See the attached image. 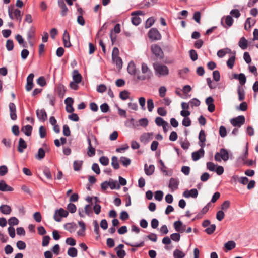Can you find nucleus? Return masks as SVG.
<instances>
[{"label": "nucleus", "instance_id": "nucleus-1", "mask_svg": "<svg viewBox=\"0 0 258 258\" xmlns=\"http://www.w3.org/2000/svg\"><path fill=\"white\" fill-rule=\"evenodd\" d=\"M151 50L152 55L151 59L154 62L161 61L164 57V52L158 45L153 44L151 46Z\"/></svg>", "mask_w": 258, "mask_h": 258}, {"label": "nucleus", "instance_id": "nucleus-2", "mask_svg": "<svg viewBox=\"0 0 258 258\" xmlns=\"http://www.w3.org/2000/svg\"><path fill=\"white\" fill-rule=\"evenodd\" d=\"M153 66L157 76H166L169 74V69L166 66L161 64L159 62H154Z\"/></svg>", "mask_w": 258, "mask_h": 258}, {"label": "nucleus", "instance_id": "nucleus-3", "mask_svg": "<svg viewBox=\"0 0 258 258\" xmlns=\"http://www.w3.org/2000/svg\"><path fill=\"white\" fill-rule=\"evenodd\" d=\"M142 72L143 74H145L144 75L142 76H137V79L139 80H145L146 79H150L152 75V73L151 71L149 70L147 65L145 63H143L142 64Z\"/></svg>", "mask_w": 258, "mask_h": 258}, {"label": "nucleus", "instance_id": "nucleus-4", "mask_svg": "<svg viewBox=\"0 0 258 258\" xmlns=\"http://www.w3.org/2000/svg\"><path fill=\"white\" fill-rule=\"evenodd\" d=\"M8 14L9 17L13 20L15 18L19 22H21L22 21V14L21 11L18 9H13L9 8Z\"/></svg>", "mask_w": 258, "mask_h": 258}, {"label": "nucleus", "instance_id": "nucleus-5", "mask_svg": "<svg viewBox=\"0 0 258 258\" xmlns=\"http://www.w3.org/2000/svg\"><path fill=\"white\" fill-rule=\"evenodd\" d=\"M148 36L152 41L160 40L162 38L160 33L156 28H151L148 33Z\"/></svg>", "mask_w": 258, "mask_h": 258}, {"label": "nucleus", "instance_id": "nucleus-6", "mask_svg": "<svg viewBox=\"0 0 258 258\" xmlns=\"http://www.w3.org/2000/svg\"><path fill=\"white\" fill-rule=\"evenodd\" d=\"M230 122L233 126L240 127L245 123V118L243 115H239L231 119Z\"/></svg>", "mask_w": 258, "mask_h": 258}, {"label": "nucleus", "instance_id": "nucleus-7", "mask_svg": "<svg viewBox=\"0 0 258 258\" xmlns=\"http://www.w3.org/2000/svg\"><path fill=\"white\" fill-rule=\"evenodd\" d=\"M68 211L61 208L57 209L55 211L54 219L57 222H60L61 220V217H66L68 215Z\"/></svg>", "mask_w": 258, "mask_h": 258}, {"label": "nucleus", "instance_id": "nucleus-8", "mask_svg": "<svg viewBox=\"0 0 258 258\" xmlns=\"http://www.w3.org/2000/svg\"><path fill=\"white\" fill-rule=\"evenodd\" d=\"M36 115L38 119L42 122H44L47 119V113L44 109H37Z\"/></svg>", "mask_w": 258, "mask_h": 258}, {"label": "nucleus", "instance_id": "nucleus-9", "mask_svg": "<svg viewBox=\"0 0 258 258\" xmlns=\"http://www.w3.org/2000/svg\"><path fill=\"white\" fill-rule=\"evenodd\" d=\"M34 75L33 73L30 74L27 78V84L26 85V90L27 91H30L32 90L34 86L33 82Z\"/></svg>", "mask_w": 258, "mask_h": 258}, {"label": "nucleus", "instance_id": "nucleus-10", "mask_svg": "<svg viewBox=\"0 0 258 258\" xmlns=\"http://www.w3.org/2000/svg\"><path fill=\"white\" fill-rule=\"evenodd\" d=\"M179 182L176 178H171L169 180L168 187L171 189L172 191H174L178 188Z\"/></svg>", "mask_w": 258, "mask_h": 258}, {"label": "nucleus", "instance_id": "nucleus-11", "mask_svg": "<svg viewBox=\"0 0 258 258\" xmlns=\"http://www.w3.org/2000/svg\"><path fill=\"white\" fill-rule=\"evenodd\" d=\"M198 195V192L197 189L196 188L191 189L190 190H186L183 193V196L186 198H189L190 197L196 198L197 197Z\"/></svg>", "mask_w": 258, "mask_h": 258}, {"label": "nucleus", "instance_id": "nucleus-12", "mask_svg": "<svg viewBox=\"0 0 258 258\" xmlns=\"http://www.w3.org/2000/svg\"><path fill=\"white\" fill-rule=\"evenodd\" d=\"M205 151L203 148H201L199 150L192 153V158L194 161L198 160L201 157L204 156Z\"/></svg>", "mask_w": 258, "mask_h": 258}, {"label": "nucleus", "instance_id": "nucleus-13", "mask_svg": "<svg viewBox=\"0 0 258 258\" xmlns=\"http://www.w3.org/2000/svg\"><path fill=\"white\" fill-rule=\"evenodd\" d=\"M63 43L64 46L67 48L70 47L72 45L70 42V37L69 33L66 30L63 33L62 37Z\"/></svg>", "mask_w": 258, "mask_h": 258}, {"label": "nucleus", "instance_id": "nucleus-14", "mask_svg": "<svg viewBox=\"0 0 258 258\" xmlns=\"http://www.w3.org/2000/svg\"><path fill=\"white\" fill-rule=\"evenodd\" d=\"M10 112V117L12 120H16L17 116L16 115V108L15 104L14 103H10L9 105Z\"/></svg>", "mask_w": 258, "mask_h": 258}, {"label": "nucleus", "instance_id": "nucleus-15", "mask_svg": "<svg viewBox=\"0 0 258 258\" xmlns=\"http://www.w3.org/2000/svg\"><path fill=\"white\" fill-rule=\"evenodd\" d=\"M58 4L59 8L61 9L60 14L62 17H64L67 15L68 9L66 6L63 0H58Z\"/></svg>", "mask_w": 258, "mask_h": 258}, {"label": "nucleus", "instance_id": "nucleus-16", "mask_svg": "<svg viewBox=\"0 0 258 258\" xmlns=\"http://www.w3.org/2000/svg\"><path fill=\"white\" fill-rule=\"evenodd\" d=\"M199 139L200 140L199 145L201 148H204L205 146L206 134L204 130H201L200 131L199 135Z\"/></svg>", "mask_w": 258, "mask_h": 258}, {"label": "nucleus", "instance_id": "nucleus-17", "mask_svg": "<svg viewBox=\"0 0 258 258\" xmlns=\"http://www.w3.org/2000/svg\"><path fill=\"white\" fill-rule=\"evenodd\" d=\"M27 147V145L26 142L25 141V140L22 138H20L19 140V143L18 146V151L20 153H23L24 151V149H25Z\"/></svg>", "mask_w": 258, "mask_h": 258}, {"label": "nucleus", "instance_id": "nucleus-18", "mask_svg": "<svg viewBox=\"0 0 258 258\" xmlns=\"http://www.w3.org/2000/svg\"><path fill=\"white\" fill-rule=\"evenodd\" d=\"M13 190V188L7 185L4 180L0 181V191H12Z\"/></svg>", "mask_w": 258, "mask_h": 258}, {"label": "nucleus", "instance_id": "nucleus-19", "mask_svg": "<svg viewBox=\"0 0 258 258\" xmlns=\"http://www.w3.org/2000/svg\"><path fill=\"white\" fill-rule=\"evenodd\" d=\"M153 135V133H145L140 136V140L142 143H146L151 139Z\"/></svg>", "mask_w": 258, "mask_h": 258}, {"label": "nucleus", "instance_id": "nucleus-20", "mask_svg": "<svg viewBox=\"0 0 258 258\" xmlns=\"http://www.w3.org/2000/svg\"><path fill=\"white\" fill-rule=\"evenodd\" d=\"M234 78L236 79H238L241 85H244L246 81V76L243 73H240L239 74H234Z\"/></svg>", "mask_w": 258, "mask_h": 258}, {"label": "nucleus", "instance_id": "nucleus-21", "mask_svg": "<svg viewBox=\"0 0 258 258\" xmlns=\"http://www.w3.org/2000/svg\"><path fill=\"white\" fill-rule=\"evenodd\" d=\"M82 77L81 75L79 73L78 71L75 70L73 72V81L77 83H79L82 80Z\"/></svg>", "mask_w": 258, "mask_h": 258}, {"label": "nucleus", "instance_id": "nucleus-22", "mask_svg": "<svg viewBox=\"0 0 258 258\" xmlns=\"http://www.w3.org/2000/svg\"><path fill=\"white\" fill-rule=\"evenodd\" d=\"M12 209L11 207L7 205H2L0 206V212L5 215H8L11 213Z\"/></svg>", "mask_w": 258, "mask_h": 258}, {"label": "nucleus", "instance_id": "nucleus-23", "mask_svg": "<svg viewBox=\"0 0 258 258\" xmlns=\"http://www.w3.org/2000/svg\"><path fill=\"white\" fill-rule=\"evenodd\" d=\"M144 170L146 174L147 175L150 176L154 173L155 167L153 165H150L149 167H148L147 164H145L144 166Z\"/></svg>", "mask_w": 258, "mask_h": 258}, {"label": "nucleus", "instance_id": "nucleus-24", "mask_svg": "<svg viewBox=\"0 0 258 258\" xmlns=\"http://www.w3.org/2000/svg\"><path fill=\"white\" fill-rule=\"evenodd\" d=\"M64 228L70 232H74L77 228V225L75 223H68L64 226Z\"/></svg>", "mask_w": 258, "mask_h": 258}, {"label": "nucleus", "instance_id": "nucleus-25", "mask_svg": "<svg viewBox=\"0 0 258 258\" xmlns=\"http://www.w3.org/2000/svg\"><path fill=\"white\" fill-rule=\"evenodd\" d=\"M128 73L132 75H136V68L135 63L133 61H131L127 67Z\"/></svg>", "mask_w": 258, "mask_h": 258}, {"label": "nucleus", "instance_id": "nucleus-26", "mask_svg": "<svg viewBox=\"0 0 258 258\" xmlns=\"http://www.w3.org/2000/svg\"><path fill=\"white\" fill-rule=\"evenodd\" d=\"M239 46L243 50H245L247 48L248 42L245 37H242L240 38L238 42Z\"/></svg>", "mask_w": 258, "mask_h": 258}, {"label": "nucleus", "instance_id": "nucleus-27", "mask_svg": "<svg viewBox=\"0 0 258 258\" xmlns=\"http://www.w3.org/2000/svg\"><path fill=\"white\" fill-rule=\"evenodd\" d=\"M219 154H220V156L223 160L226 161L229 159V154L228 151L222 148L220 150Z\"/></svg>", "mask_w": 258, "mask_h": 258}, {"label": "nucleus", "instance_id": "nucleus-28", "mask_svg": "<svg viewBox=\"0 0 258 258\" xmlns=\"http://www.w3.org/2000/svg\"><path fill=\"white\" fill-rule=\"evenodd\" d=\"M112 61L115 63L117 68L120 69L122 67V59L119 56L113 57H112Z\"/></svg>", "mask_w": 258, "mask_h": 258}, {"label": "nucleus", "instance_id": "nucleus-29", "mask_svg": "<svg viewBox=\"0 0 258 258\" xmlns=\"http://www.w3.org/2000/svg\"><path fill=\"white\" fill-rule=\"evenodd\" d=\"M237 93L238 94L239 100L240 101L244 100L245 99V91L243 88H242L240 86L238 87Z\"/></svg>", "mask_w": 258, "mask_h": 258}, {"label": "nucleus", "instance_id": "nucleus-30", "mask_svg": "<svg viewBox=\"0 0 258 258\" xmlns=\"http://www.w3.org/2000/svg\"><path fill=\"white\" fill-rule=\"evenodd\" d=\"M83 161L82 160H75L73 163V168L76 171H79L81 169Z\"/></svg>", "mask_w": 258, "mask_h": 258}, {"label": "nucleus", "instance_id": "nucleus-31", "mask_svg": "<svg viewBox=\"0 0 258 258\" xmlns=\"http://www.w3.org/2000/svg\"><path fill=\"white\" fill-rule=\"evenodd\" d=\"M108 183H109L108 185L111 189H119L120 187V185L117 183V181H114L112 179H110Z\"/></svg>", "mask_w": 258, "mask_h": 258}, {"label": "nucleus", "instance_id": "nucleus-32", "mask_svg": "<svg viewBox=\"0 0 258 258\" xmlns=\"http://www.w3.org/2000/svg\"><path fill=\"white\" fill-rule=\"evenodd\" d=\"M21 131L25 133L27 136H30L31 135L32 127L30 125H26L22 127Z\"/></svg>", "mask_w": 258, "mask_h": 258}, {"label": "nucleus", "instance_id": "nucleus-33", "mask_svg": "<svg viewBox=\"0 0 258 258\" xmlns=\"http://www.w3.org/2000/svg\"><path fill=\"white\" fill-rule=\"evenodd\" d=\"M16 39L19 43V44L22 46L23 47H27V43L24 41L22 36L20 34H17L15 37Z\"/></svg>", "mask_w": 258, "mask_h": 258}, {"label": "nucleus", "instance_id": "nucleus-34", "mask_svg": "<svg viewBox=\"0 0 258 258\" xmlns=\"http://www.w3.org/2000/svg\"><path fill=\"white\" fill-rule=\"evenodd\" d=\"M225 248L227 251L234 249L236 246V243L234 241H229L224 245Z\"/></svg>", "mask_w": 258, "mask_h": 258}, {"label": "nucleus", "instance_id": "nucleus-35", "mask_svg": "<svg viewBox=\"0 0 258 258\" xmlns=\"http://www.w3.org/2000/svg\"><path fill=\"white\" fill-rule=\"evenodd\" d=\"M185 254L181 250L176 249L173 252V256L174 258H183Z\"/></svg>", "mask_w": 258, "mask_h": 258}, {"label": "nucleus", "instance_id": "nucleus-36", "mask_svg": "<svg viewBox=\"0 0 258 258\" xmlns=\"http://www.w3.org/2000/svg\"><path fill=\"white\" fill-rule=\"evenodd\" d=\"M35 32V28L33 26L31 27L27 34V39L29 43H31L30 40L34 37Z\"/></svg>", "mask_w": 258, "mask_h": 258}, {"label": "nucleus", "instance_id": "nucleus-37", "mask_svg": "<svg viewBox=\"0 0 258 258\" xmlns=\"http://www.w3.org/2000/svg\"><path fill=\"white\" fill-rule=\"evenodd\" d=\"M45 151L44 150L40 148L39 149L38 153L35 156V158L38 160H41L45 157Z\"/></svg>", "mask_w": 258, "mask_h": 258}, {"label": "nucleus", "instance_id": "nucleus-38", "mask_svg": "<svg viewBox=\"0 0 258 258\" xmlns=\"http://www.w3.org/2000/svg\"><path fill=\"white\" fill-rule=\"evenodd\" d=\"M111 165L113 168L115 169H118L119 168V164L118 161L117 157L116 156H113L111 158Z\"/></svg>", "mask_w": 258, "mask_h": 258}, {"label": "nucleus", "instance_id": "nucleus-39", "mask_svg": "<svg viewBox=\"0 0 258 258\" xmlns=\"http://www.w3.org/2000/svg\"><path fill=\"white\" fill-rule=\"evenodd\" d=\"M77 250L75 247H70L68 249V254L72 257H76L77 256Z\"/></svg>", "mask_w": 258, "mask_h": 258}, {"label": "nucleus", "instance_id": "nucleus-40", "mask_svg": "<svg viewBox=\"0 0 258 258\" xmlns=\"http://www.w3.org/2000/svg\"><path fill=\"white\" fill-rule=\"evenodd\" d=\"M130 92L127 90L121 91L119 93V97L123 100H125L129 98Z\"/></svg>", "mask_w": 258, "mask_h": 258}, {"label": "nucleus", "instance_id": "nucleus-41", "mask_svg": "<svg viewBox=\"0 0 258 258\" xmlns=\"http://www.w3.org/2000/svg\"><path fill=\"white\" fill-rule=\"evenodd\" d=\"M120 161L122 164L125 167L130 165L131 162V160L129 158L123 156L120 157Z\"/></svg>", "mask_w": 258, "mask_h": 258}, {"label": "nucleus", "instance_id": "nucleus-42", "mask_svg": "<svg viewBox=\"0 0 258 258\" xmlns=\"http://www.w3.org/2000/svg\"><path fill=\"white\" fill-rule=\"evenodd\" d=\"M19 223L18 219L15 217H11L8 220V224L10 225V227H12L14 225H17Z\"/></svg>", "mask_w": 258, "mask_h": 258}, {"label": "nucleus", "instance_id": "nucleus-43", "mask_svg": "<svg viewBox=\"0 0 258 258\" xmlns=\"http://www.w3.org/2000/svg\"><path fill=\"white\" fill-rule=\"evenodd\" d=\"M235 56H231L227 61V65L230 69H232L235 61Z\"/></svg>", "mask_w": 258, "mask_h": 258}, {"label": "nucleus", "instance_id": "nucleus-44", "mask_svg": "<svg viewBox=\"0 0 258 258\" xmlns=\"http://www.w3.org/2000/svg\"><path fill=\"white\" fill-rule=\"evenodd\" d=\"M182 226V221L178 220L175 221L174 223V227L175 231L177 232H179L181 231L180 229H181V227Z\"/></svg>", "mask_w": 258, "mask_h": 258}, {"label": "nucleus", "instance_id": "nucleus-45", "mask_svg": "<svg viewBox=\"0 0 258 258\" xmlns=\"http://www.w3.org/2000/svg\"><path fill=\"white\" fill-rule=\"evenodd\" d=\"M216 229V225L215 224H211L209 227H208L205 230V232L208 234L211 235L214 233Z\"/></svg>", "mask_w": 258, "mask_h": 258}, {"label": "nucleus", "instance_id": "nucleus-46", "mask_svg": "<svg viewBox=\"0 0 258 258\" xmlns=\"http://www.w3.org/2000/svg\"><path fill=\"white\" fill-rule=\"evenodd\" d=\"M155 20L153 17L149 18L145 23V27L146 28H148L151 27L153 24L154 23Z\"/></svg>", "mask_w": 258, "mask_h": 258}, {"label": "nucleus", "instance_id": "nucleus-47", "mask_svg": "<svg viewBox=\"0 0 258 258\" xmlns=\"http://www.w3.org/2000/svg\"><path fill=\"white\" fill-rule=\"evenodd\" d=\"M155 123L158 126H162L164 124H166L167 122L164 120L162 118L157 117L155 119Z\"/></svg>", "mask_w": 258, "mask_h": 258}, {"label": "nucleus", "instance_id": "nucleus-48", "mask_svg": "<svg viewBox=\"0 0 258 258\" xmlns=\"http://www.w3.org/2000/svg\"><path fill=\"white\" fill-rule=\"evenodd\" d=\"M43 173L47 177V179H52V176L50 172V170L48 167H45L43 169Z\"/></svg>", "mask_w": 258, "mask_h": 258}, {"label": "nucleus", "instance_id": "nucleus-49", "mask_svg": "<svg viewBox=\"0 0 258 258\" xmlns=\"http://www.w3.org/2000/svg\"><path fill=\"white\" fill-rule=\"evenodd\" d=\"M189 55L192 61H195L198 59V54L195 50H190L189 51Z\"/></svg>", "mask_w": 258, "mask_h": 258}, {"label": "nucleus", "instance_id": "nucleus-50", "mask_svg": "<svg viewBox=\"0 0 258 258\" xmlns=\"http://www.w3.org/2000/svg\"><path fill=\"white\" fill-rule=\"evenodd\" d=\"M37 83L41 87H44L46 85V82L44 77L41 76L37 80Z\"/></svg>", "mask_w": 258, "mask_h": 258}, {"label": "nucleus", "instance_id": "nucleus-51", "mask_svg": "<svg viewBox=\"0 0 258 258\" xmlns=\"http://www.w3.org/2000/svg\"><path fill=\"white\" fill-rule=\"evenodd\" d=\"M233 23V19L232 17L229 15L227 16L225 18V24L228 27L232 25Z\"/></svg>", "mask_w": 258, "mask_h": 258}, {"label": "nucleus", "instance_id": "nucleus-52", "mask_svg": "<svg viewBox=\"0 0 258 258\" xmlns=\"http://www.w3.org/2000/svg\"><path fill=\"white\" fill-rule=\"evenodd\" d=\"M132 22L133 23V25H135V26H138V25H139L141 22V19L140 17H139L138 16H132Z\"/></svg>", "mask_w": 258, "mask_h": 258}, {"label": "nucleus", "instance_id": "nucleus-53", "mask_svg": "<svg viewBox=\"0 0 258 258\" xmlns=\"http://www.w3.org/2000/svg\"><path fill=\"white\" fill-rule=\"evenodd\" d=\"M147 107L149 112H152L154 107V102L153 99H149L147 100Z\"/></svg>", "mask_w": 258, "mask_h": 258}, {"label": "nucleus", "instance_id": "nucleus-54", "mask_svg": "<svg viewBox=\"0 0 258 258\" xmlns=\"http://www.w3.org/2000/svg\"><path fill=\"white\" fill-rule=\"evenodd\" d=\"M99 161L104 166H107L109 164V159L106 156H101L99 159Z\"/></svg>", "mask_w": 258, "mask_h": 258}, {"label": "nucleus", "instance_id": "nucleus-55", "mask_svg": "<svg viewBox=\"0 0 258 258\" xmlns=\"http://www.w3.org/2000/svg\"><path fill=\"white\" fill-rule=\"evenodd\" d=\"M163 197V192L161 190H158L155 192V199L158 201H161Z\"/></svg>", "mask_w": 258, "mask_h": 258}, {"label": "nucleus", "instance_id": "nucleus-56", "mask_svg": "<svg viewBox=\"0 0 258 258\" xmlns=\"http://www.w3.org/2000/svg\"><path fill=\"white\" fill-rule=\"evenodd\" d=\"M170 238L174 241L178 242L180 239V235L178 232L173 233L171 234Z\"/></svg>", "mask_w": 258, "mask_h": 258}, {"label": "nucleus", "instance_id": "nucleus-57", "mask_svg": "<svg viewBox=\"0 0 258 258\" xmlns=\"http://www.w3.org/2000/svg\"><path fill=\"white\" fill-rule=\"evenodd\" d=\"M68 210L71 213H74L76 211L77 208L75 204L69 203L67 206Z\"/></svg>", "mask_w": 258, "mask_h": 258}, {"label": "nucleus", "instance_id": "nucleus-58", "mask_svg": "<svg viewBox=\"0 0 258 258\" xmlns=\"http://www.w3.org/2000/svg\"><path fill=\"white\" fill-rule=\"evenodd\" d=\"M6 48L8 51H11L14 48V43L13 40L9 39L6 42Z\"/></svg>", "mask_w": 258, "mask_h": 258}, {"label": "nucleus", "instance_id": "nucleus-59", "mask_svg": "<svg viewBox=\"0 0 258 258\" xmlns=\"http://www.w3.org/2000/svg\"><path fill=\"white\" fill-rule=\"evenodd\" d=\"M189 103L192 107L194 106L198 107L200 105V101L197 98H193L190 101Z\"/></svg>", "mask_w": 258, "mask_h": 258}, {"label": "nucleus", "instance_id": "nucleus-60", "mask_svg": "<svg viewBox=\"0 0 258 258\" xmlns=\"http://www.w3.org/2000/svg\"><path fill=\"white\" fill-rule=\"evenodd\" d=\"M139 103L141 107V109L143 110H146L145 103L146 99L144 97H141L139 98Z\"/></svg>", "mask_w": 258, "mask_h": 258}, {"label": "nucleus", "instance_id": "nucleus-61", "mask_svg": "<svg viewBox=\"0 0 258 258\" xmlns=\"http://www.w3.org/2000/svg\"><path fill=\"white\" fill-rule=\"evenodd\" d=\"M224 216H225V214H224V212L222 210L218 211L217 212L216 218L218 221H222L223 219V218H224Z\"/></svg>", "mask_w": 258, "mask_h": 258}, {"label": "nucleus", "instance_id": "nucleus-62", "mask_svg": "<svg viewBox=\"0 0 258 258\" xmlns=\"http://www.w3.org/2000/svg\"><path fill=\"white\" fill-rule=\"evenodd\" d=\"M100 109L102 112L106 113L109 111V106L106 103H104L101 105Z\"/></svg>", "mask_w": 258, "mask_h": 258}, {"label": "nucleus", "instance_id": "nucleus-63", "mask_svg": "<svg viewBox=\"0 0 258 258\" xmlns=\"http://www.w3.org/2000/svg\"><path fill=\"white\" fill-rule=\"evenodd\" d=\"M17 247L20 250H24L26 248V243L23 241H18L17 242Z\"/></svg>", "mask_w": 258, "mask_h": 258}, {"label": "nucleus", "instance_id": "nucleus-64", "mask_svg": "<svg viewBox=\"0 0 258 258\" xmlns=\"http://www.w3.org/2000/svg\"><path fill=\"white\" fill-rule=\"evenodd\" d=\"M139 123L140 126L146 127L149 123L148 120L146 118H142L139 120Z\"/></svg>", "mask_w": 258, "mask_h": 258}]
</instances>
